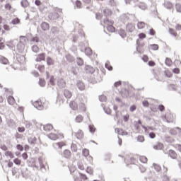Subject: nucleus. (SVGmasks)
I'll return each mask as SVG.
<instances>
[{
    "label": "nucleus",
    "instance_id": "9d476101",
    "mask_svg": "<svg viewBox=\"0 0 181 181\" xmlns=\"http://www.w3.org/2000/svg\"><path fill=\"white\" fill-rule=\"evenodd\" d=\"M40 28L44 32H46L50 29V25H49V23L44 21L40 24Z\"/></svg>",
    "mask_w": 181,
    "mask_h": 181
},
{
    "label": "nucleus",
    "instance_id": "5fc2aeb1",
    "mask_svg": "<svg viewBox=\"0 0 181 181\" xmlns=\"http://www.w3.org/2000/svg\"><path fill=\"white\" fill-rule=\"evenodd\" d=\"M39 84H40V87H45V86L46 84V81L42 78H40Z\"/></svg>",
    "mask_w": 181,
    "mask_h": 181
},
{
    "label": "nucleus",
    "instance_id": "423d86ee",
    "mask_svg": "<svg viewBox=\"0 0 181 181\" xmlns=\"http://www.w3.org/2000/svg\"><path fill=\"white\" fill-rule=\"evenodd\" d=\"M33 105L39 111H42V110H43V105H42V100H36L35 102L33 103Z\"/></svg>",
    "mask_w": 181,
    "mask_h": 181
},
{
    "label": "nucleus",
    "instance_id": "b1692460",
    "mask_svg": "<svg viewBox=\"0 0 181 181\" xmlns=\"http://www.w3.org/2000/svg\"><path fill=\"white\" fill-rule=\"evenodd\" d=\"M163 6L166 9H172L173 8V4L170 1H165Z\"/></svg>",
    "mask_w": 181,
    "mask_h": 181
},
{
    "label": "nucleus",
    "instance_id": "e433bc0d",
    "mask_svg": "<svg viewBox=\"0 0 181 181\" xmlns=\"http://www.w3.org/2000/svg\"><path fill=\"white\" fill-rule=\"evenodd\" d=\"M136 141L137 142H145V136H142V135H139L137 137H136Z\"/></svg>",
    "mask_w": 181,
    "mask_h": 181
},
{
    "label": "nucleus",
    "instance_id": "4c0bfd02",
    "mask_svg": "<svg viewBox=\"0 0 181 181\" xmlns=\"http://www.w3.org/2000/svg\"><path fill=\"white\" fill-rule=\"evenodd\" d=\"M12 25H19L21 23V19L16 18L11 21Z\"/></svg>",
    "mask_w": 181,
    "mask_h": 181
},
{
    "label": "nucleus",
    "instance_id": "7c9ffc66",
    "mask_svg": "<svg viewBox=\"0 0 181 181\" xmlns=\"http://www.w3.org/2000/svg\"><path fill=\"white\" fill-rule=\"evenodd\" d=\"M76 64L78 66H83L84 65V60L81 57L76 58Z\"/></svg>",
    "mask_w": 181,
    "mask_h": 181
},
{
    "label": "nucleus",
    "instance_id": "a878e982",
    "mask_svg": "<svg viewBox=\"0 0 181 181\" xmlns=\"http://www.w3.org/2000/svg\"><path fill=\"white\" fill-rule=\"evenodd\" d=\"M48 138L50 139L52 141H56V139H59V136L57 134L54 133H50L48 134Z\"/></svg>",
    "mask_w": 181,
    "mask_h": 181
},
{
    "label": "nucleus",
    "instance_id": "393cba45",
    "mask_svg": "<svg viewBox=\"0 0 181 181\" xmlns=\"http://www.w3.org/2000/svg\"><path fill=\"white\" fill-rule=\"evenodd\" d=\"M153 148L156 149V151H160V149L163 148V144L162 143H157Z\"/></svg>",
    "mask_w": 181,
    "mask_h": 181
},
{
    "label": "nucleus",
    "instance_id": "1a4fd4ad",
    "mask_svg": "<svg viewBox=\"0 0 181 181\" xmlns=\"http://www.w3.org/2000/svg\"><path fill=\"white\" fill-rule=\"evenodd\" d=\"M165 154L168 155L171 159H177V154L176 153V151L173 150H169L168 153H165Z\"/></svg>",
    "mask_w": 181,
    "mask_h": 181
},
{
    "label": "nucleus",
    "instance_id": "bf43d9fd",
    "mask_svg": "<svg viewBox=\"0 0 181 181\" xmlns=\"http://www.w3.org/2000/svg\"><path fill=\"white\" fill-rule=\"evenodd\" d=\"M123 120L124 121V122H128V121H129V115L127 114V115H124Z\"/></svg>",
    "mask_w": 181,
    "mask_h": 181
},
{
    "label": "nucleus",
    "instance_id": "9b49d317",
    "mask_svg": "<svg viewBox=\"0 0 181 181\" xmlns=\"http://www.w3.org/2000/svg\"><path fill=\"white\" fill-rule=\"evenodd\" d=\"M66 144H64V142L61 141V142L54 143L52 144V146L53 148H54V149H62L63 146H64Z\"/></svg>",
    "mask_w": 181,
    "mask_h": 181
},
{
    "label": "nucleus",
    "instance_id": "f257e3e1",
    "mask_svg": "<svg viewBox=\"0 0 181 181\" xmlns=\"http://www.w3.org/2000/svg\"><path fill=\"white\" fill-rule=\"evenodd\" d=\"M61 13H63V10L62 8H55L54 12L50 13L48 15V18L50 21H57V19H63Z\"/></svg>",
    "mask_w": 181,
    "mask_h": 181
},
{
    "label": "nucleus",
    "instance_id": "f3484780",
    "mask_svg": "<svg viewBox=\"0 0 181 181\" xmlns=\"http://www.w3.org/2000/svg\"><path fill=\"white\" fill-rule=\"evenodd\" d=\"M60 32V28L59 27H52L51 29V33L54 35V36H56V35H59Z\"/></svg>",
    "mask_w": 181,
    "mask_h": 181
},
{
    "label": "nucleus",
    "instance_id": "7ed1b4c3",
    "mask_svg": "<svg viewBox=\"0 0 181 181\" xmlns=\"http://www.w3.org/2000/svg\"><path fill=\"white\" fill-rule=\"evenodd\" d=\"M20 42L17 44V50L19 53H22L23 50H25V42L26 40V37L25 36L20 37Z\"/></svg>",
    "mask_w": 181,
    "mask_h": 181
},
{
    "label": "nucleus",
    "instance_id": "f03ea898",
    "mask_svg": "<svg viewBox=\"0 0 181 181\" xmlns=\"http://www.w3.org/2000/svg\"><path fill=\"white\" fill-rule=\"evenodd\" d=\"M123 98H129L134 97V92L130 89L122 88L119 92Z\"/></svg>",
    "mask_w": 181,
    "mask_h": 181
},
{
    "label": "nucleus",
    "instance_id": "0e129e2a",
    "mask_svg": "<svg viewBox=\"0 0 181 181\" xmlns=\"http://www.w3.org/2000/svg\"><path fill=\"white\" fill-rule=\"evenodd\" d=\"M76 122H81L83 121V116L81 115H78L76 117Z\"/></svg>",
    "mask_w": 181,
    "mask_h": 181
},
{
    "label": "nucleus",
    "instance_id": "5701e85b",
    "mask_svg": "<svg viewBox=\"0 0 181 181\" xmlns=\"http://www.w3.org/2000/svg\"><path fill=\"white\" fill-rule=\"evenodd\" d=\"M75 135L77 139H83V136H84V133H83V131L78 130L77 133H75Z\"/></svg>",
    "mask_w": 181,
    "mask_h": 181
},
{
    "label": "nucleus",
    "instance_id": "09e8293b",
    "mask_svg": "<svg viewBox=\"0 0 181 181\" xmlns=\"http://www.w3.org/2000/svg\"><path fill=\"white\" fill-rule=\"evenodd\" d=\"M79 108L81 110V111H86V105L84 103L81 102L79 104Z\"/></svg>",
    "mask_w": 181,
    "mask_h": 181
},
{
    "label": "nucleus",
    "instance_id": "ea45409f",
    "mask_svg": "<svg viewBox=\"0 0 181 181\" xmlns=\"http://www.w3.org/2000/svg\"><path fill=\"white\" fill-rule=\"evenodd\" d=\"M85 53L87 56H91V54H93V50L90 47L86 48Z\"/></svg>",
    "mask_w": 181,
    "mask_h": 181
},
{
    "label": "nucleus",
    "instance_id": "a18cd8bd",
    "mask_svg": "<svg viewBox=\"0 0 181 181\" xmlns=\"http://www.w3.org/2000/svg\"><path fill=\"white\" fill-rule=\"evenodd\" d=\"M82 153H83V155L85 157H87V156H88V155H90V151H88V149L84 148V149L82 151Z\"/></svg>",
    "mask_w": 181,
    "mask_h": 181
},
{
    "label": "nucleus",
    "instance_id": "680f3d73",
    "mask_svg": "<svg viewBox=\"0 0 181 181\" xmlns=\"http://www.w3.org/2000/svg\"><path fill=\"white\" fill-rule=\"evenodd\" d=\"M48 80L52 86H54V76H51L50 78Z\"/></svg>",
    "mask_w": 181,
    "mask_h": 181
},
{
    "label": "nucleus",
    "instance_id": "37998d69",
    "mask_svg": "<svg viewBox=\"0 0 181 181\" xmlns=\"http://www.w3.org/2000/svg\"><path fill=\"white\" fill-rule=\"evenodd\" d=\"M153 165L156 172H160V170H162V168L160 167V165L156 163H153Z\"/></svg>",
    "mask_w": 181,
    "mask_h": 181
},
{
    "label": "nucleus",
    "instance_id": "473e14b6",
    "mask_svg": "<svg viewBox=\"0 0 181 181\" xmlns=\"http://www.w3.org/2000/svg\"><path fill=\"white\" fill-rule=\"evenodd\" d=\"M52 129H53V125L50 124L44 125V131H52Z\"/></svg>",
    "mask_w": 181,
    "mask_h": 181
},
{
    "label": "nucleus",
    "instance_id": "8fccbe9b",
    "mask_svg": "<svg viewBox=\"0 0 181 181\" xmlns=\"http://www.w3.org/2000/svg\"><path fill=\"white\" fill-rule=\"evenodd\" d=\"M13 163H15V165H17L18 166H19V165H21L22 163V160H21V159H19V158H15L13 160Z\"/></svg>",
    "mask_w": 181,
    "mask_h": 181
},
{
    "label": "nucleus",
    "instance_id": "774afa93",
    "mask_svg": "<svg viewBox=\"0 0 181 181\" xmlns=\"http://www.w3.org/2000/svg\"><path fill=\"white\" fill-rule=\"evenodd\" d=\"M16 148L18 151H21V152H22L24 149L23 146H22L21 144H17Z\"/></svg>",
    "mask_w": 181,
    "mask_h": 181
},
{
    "label": "nucleus",
    "instance_id": "49530a36",
    "mask_svg": "<svg viewBox=\"0 0 181 181\" xmlns=\"http://www.w3.org/2000/svg\"><path fill=\"white\" fill-rule=\"evenodd\" d=\"M95 127H94V125H91L89 124V131L90 132V134H94V132H95Z\"/></svg>",
    "mask_w": 181,
    "mask_h": 181
},
{
    "label": "nucleus",
    "instance_id": "338daca9",
    "mask_svg": "<svg viewBox=\"0 0 181 181\" xmlns=\"http://www.w3.org/2000/svg\"><path fill=\"white\" fill-rule=\"evenodd\" d=\"M157 108H158V110H159V111H160L162 112L165 110V106L163 105H159L157 107Z\"/></svg>",
    "mask_w": 181,
    "mask_h": 181
},
{
    "label": "nucleus",
    "instance_id": "aec40b11",
    "mask_svg": "<svg viewBox=\"0 0 181 181\" xmlns=\"http://www.w3.org/2000/svg\"><path fill=\"white\" fill-rule=\"evenodd\" d=\"M46 62H47V66H54V61L52 57H47Z\"/></svg>",
    "mask_w": 181,
    "mask_h": 181
},
{
    "label": "nucleus",
    "instance_id": "3c124183",
    "mask_svg": "<svg viewBox=\"0 0 181 181\" xmlns=\"http://www.w3.org/2000/svg\"><path fill=\"white\" fill-rule=\"evenodd\" d=\"M95 19H97V21H100V19H103V14L101 13H96Z\"/></svg>",
    "mask_w": 181,
    "mask_h": 181
},
{
    "label": "nucleus",
    "instance_id": "e2e57ef3",
    "mask_svg": "<svg viewBox=\"0 0 181 181\" xmlns=\"http://www.w3.org/2000/svg\"><path fill=\"white\" fill-rule=\"evenodd\" d=\"M140 160L142 163H146V162H148V158L146 156H142L140 158Z\"/></svg>",
    "mask_w": 181,
    "mask_h": 181
},
{
    "label": "nucleus",
    "instance_id": "72a5a7b5",
    "mask_svg": "<svg viewBox=\"0 0 181 181\" xmlns=\"http://www.w3.org/2000/svg\"><path fill=\"white\" fill-rule=\"evenodd\" d=\"M8 62L9 61L8 59H6L5 57H1L0 58V63H1V64H8Z\"/></svg>",
    "mask_w": 181,
    "mask_h": 181
},
{
    "label": "nucleus",
    "instance_id": "de8ad7c7",
    "mask_svg": "<svg viewBox=\"0 0 181 181\" xmlns=\"http://www.w3.org/2000/svg\"><path fill=\"white\" fill-rule=\"evenodd\" d=\"M169 33L173 36H177V33L175 31V29L169 28Z\"/></svg>",
    "mask_w": 181,
    "mask_h": 181
},
{
    "label": "nucleus",
    "instance_id": "f704fd0d",
    "mask_svg": "<svg viewBox=\"0 0 181 181\" xmlns=\"http://www.w3.org/2000/svg\"><path fill=\"white\" fill-rule=\"evenodd\" d=\"M119 35L122 37H125V36H127V34L125 33V30H124L123 29L120 28L117 30Z\"/></svg>",
    "mask_w": 181,
    "mask_h": 181
},
{
    "label": "nucleus",
    "instance_id": "dca6fc26",
    "mask_svg": "<svg viewBox=\"0 0 181 181\" xmlns=\"http://www.w3.org/2000/svg\"><path fill=\"white\" fill-rule=\"evenodd\" d=\"M135 29V26H134V24L132 23H128L127 25H126V30L127 32H134Z\"/></svg>",
    "mask_w": 181,
    "mask_h": 181
},
{
    "label": "nucleus",
    "instance_id": "4468645a",
    "mask_svg": "<svg viewBox=\"0 0 181 181\" xmlns=\"http://www.w3.org/2000/svg\"><path fill=\"white\" fill-rule=\"evenodd\" d=\"M141 127L143 128V129H144V132L146 134L148 132H150L149 131H155V129H156V128L151 127V126H145V125H141Z\"/></svg>",
    "mask_w": 181,
    "mask_h": 181
},
{
    "label": "nucleus",
    "instance_id": "4d7b16f0",
    "mask_svg": "<svg viewBox=\"0 0 181 181\" xmlns=\"http://www.w3.org/2000/svg\"><path fill=\"white\" fill-rule=\"evenodd\" d=\"M151 47L153 50H158L159 49V45L156 44L151 45Z\"/></svg>",
    "mask_w": 181,
    "mask_h": 181
},
{
    "label": "nucleus",
    "instance_id": "a19ab883",
    "mask_svg": "<svg viewBox=\"0 0 181 181\" xmlns=\"http://www.w3.org/2000/svg\"><path fill=\"white\" fill-rule=\"evenodd\" d=\"M79 176H80V177H78V179H81L82 181H86L88 179V177H87V175H86L85 174H83L81 173H79Z\"/></svg>",
    "mask_w": 181,
    "mask_h": 181
},
{
    "label": "nucleus",
    "instance_id": "20e7f679",
    "mask_svg": "<svg viewBox=\"0 0 181 181\" xmlns=\"http://www.w3.org/2000/svg\"><path fill=\"white\" fill-rule=\"evenodd\" d=\"M146 37V35L145 33H141L139 35V39L136 40V51L139 52V53H141V51H139L140 47H144L145 44H141V41Z\"/></svg>",
    "mask_w": 181,
    "mask_h": 181
},
{
    "label": "nucleus",
    "instance_id": "f8f14e48",
    "mask_svg": "<svg viewBox=\"0 0 181 181\" xmlns=\"http://www.w3.org/2000/svg\"><path fill=\"white\" fill-rule=\"evenodd\" d=\"M62 158H66V159H69V158L71 156V152L70 150H64L63 153H62Z\"/></svg>",
    "mask_w": 181,
    "mask_h": 181
},
{
    "label": "nucleus",
    "instance_id": "79ce46f5",
    "mask_svg": "<svg viewBox=\"0 0 181 181\" xmlns=\"http://www.w3.org/2000/svg\"><path fill=\"white\" fill-rule=\"evenodd\" d=\"M146 134H148V136H149V138H151V139H155V138H156V134L153 132H149Z\"/></svg>",
    "mask_w": 181,
    "mask_h": 181
},
{
    "label": "nucleus",
    "instance_id": "a211bd4d",
    "mask_svg": "<svg viewBox=\"0 0 181 181\" xmlns=\"http://www.w3.org/2000/svg\"><path fill=\"white\" fill-rule=\"evenodd\" d=\"M65 59L67 60V62H69V63H73V62H74V60H76V58H74V57H73L70 54H67L65 56Z\"/></svg>",
    "mask_w": 181,
    "mask_h": 181
},
{
    "label": "nucleus",
    "instance_id": "bb28decb",
    "mask_svg": "<svg viewBox=\"0 0 181 181\" xmlns=\"http://www.w3.org/2000/svg\"><path fill=\"white\" fill-rule=\"evenodd\" d=\"M82 6H83V4L79 0H76L75 1L74 9H76V8L77 9H81Z\"/></svg>",
    "mask_w": 181,
    "mask_h": 181
},
{
    "label": "nucleus",
    "instance_id": "2f4dec72",
    "mask_svg": "<svg viewBox=\"0 0 181 181\" xmlns=\"http://www.w3.org/2000/svg\"><path fill=\"white\" fill-rule=\"evenodd\" d=\"M146 25V23L144 21H139L137 23V28L138 29H144L145 26Z\"/></svg>",
    "mask_w": 181,
    "mask_h": 181
},
{
    "label": "nucleus",
    "instance_id": "c03bdc74",
    "mask_svg": "<svg viewBox=\"0 0 181 181\" xmlns=\"http://www.w3.org/2000/svg\"><path fill=\"white\" fill-rule=\"evenodd\" d=\"M32 50L34 53H39L40 49L37 45H33L32 47Z\"/></svg>",
    "mask_w": 181,
    "mask_h": 181
},
{
    "label": "nucleus",
    "instance_id": "6ab92c4d",
    "mask_svg": "<svg viewBox=\"0 0 181 181\" xmlns=\"http://www.w3.org/2000/svg\"><path fill=\"white\" fill-rule=\"evenodd\" d=\"M63 94H64L65 98H67V99L71 98L72 95H71V92H70V90L65 89L63 91Z\"/></svg>",
    "mask_w": 181,
    "mask_h": 181
},
{
    "label": "nucleus",
    "instance_id": "c9c22d12",
    "mask_svg": "<svg viewBox=\"0 0 181 181\" xmlns=\"http://www.w3.org/2000/svg\"><path fill=\"white\" fill-rule=\"evenodd\" d=\"M37 139L36 137H30L28 139V142L30 144V145H35L36 144Z\"/></svg>",
    "mask_w": 181,
    "mask_h": 181
},
{
    "label": "nucleus",
    "instance_id": "69168bd1",
    "mask_svg": "<svg viewBox=\"0 0 181 181\" xmlns=\"http://www.w3.org/2000/svg\"><path fill=\"white\" fill-rule=\"evenodd\" d=\"M142 105L143 107L148 108V107H149V102H148V100H144L142 102Z\"/></svg>",
    "mask_w": 181,
    "mask_h": 181
},
{
    "label": "nucleus",
    "instance_id": "c85d7f7f",
    "mask_svg": "<svg viewBox=\"0 0 181 181\" xmlns=\"http://www.w3.org/2000/svg\"><path fill=\"white\" fill-rule=\"evenodd\" d=\"M21 5L22 8H28L30 4H29V1H28V0H21Z\"/></svg>",
    "mask_w": 181,
    "mask_h": 181
},
{
    "label": "nucleus",
    "instance_id": "cd10ccee",
    "mask_svg": "<svg viewBox=\"0 0 181 181\" xmlns=\"http://www.w3.org/2000/svg\"><path fill=\"white\" fill-rule=\"evenodd\" d=\"M7 101L10 105H13L15 104V98L13 96H8Z\"/></svg>",
    "mask_w": 181,
    "mask_h": 181
},
{
    "label": "nucleus",
    "instance_id": "58836bf2",
    "mask_svg": "<svg viewBox=\"0 0 181 181\" xmlns=\"http://www.w3.org/2000/svg\"><path fill=\"white\" fill-rule=\"evenodd\" d=\"M38 162H39V165H40V168L41 169H45V164H43V160L42 159V158H38Z\"/></svg>",
    "mask_w": 181,
    "mask_h": 181
},
{
    "label": "nucleus",
    "instance_id": "412c9836",
    "mask_svg": "<svg viewBox=\"0 0 181 181\" xmlns=\"http://www.w3.org/2000/svg\"><path fill=\"white\" fill-rule=\"evenodd\" d=\"M69 107H70V108H71V110H74V111H76V110H77V108H78V105H77V103L76 102L72 101L70 103Z\"/></svg>",
    "mask_w": 181,
    "mask_h": 181
},
{
    "label": "nucleus",
    "instance_id": "13d9d810",
    "mask_svg": "<svg viewBox=\"0 0 181 181\" xmlns=\"http://www.w3.org/2000/svg\"><path fill=\"white\" fill-rule=\"evenodd\" d=\"M99 100L101 103H104V101H107V97L104 95L99 96Z\"/></svg>",
    "mask_w": 181,
    "mask_h": 181
},
{
    "label": "nucleus",
    "instance_id": "052dcab7",
    "mask_svg": "<svg viewBox=\"0 0 181 181\" xmlns=\"http://www.w3.org/2000/svg\"><path fill=\"white\" fill-rule=\"evenodd\" d=\"M165 64L167 66H172V60L169 58L165 59Z\"/></svg>",
    "mask_w": 181,
    "mask_h": 181
},
{
    "label": "nucleus",
    "instance_id": "6e6d98bb",
    "mask_svg": "<svg viewBox=\"0 0 181 181\" xmlns=\"http://www.w3.org/2000/svg\"><path fill=\"white\" fill-rule=\"evenodd\" d=\"M71 149L72 152H77V146L74 144H72L71 146Z\"/></svg>",
    "mask_w": 181,
    "mask_h": 181
},
{
    "label": "nucleus",
    "instance_id": "c756f323",
    "mask_svg": "<svg viewBox=\"0 0 181 181\" xmlns=\"http://www.w3.org/2000/svg\"><path fill=\"white\" fill-rule=\"evenodd\" d=\"M120 19L123 23H125V22H128V20L129 18L128 17V15L127 14H122L120 17Z\"/></svg>",
    "mask_w": 181,
    "mask_h": 181
},
{
    "label": "nucleus",
    "instance_id": "0eeeda50",
    "mask_svg": "<svg viewBox=\"0 0 181 181\" xmlns=\"http://www.w3.org/2000/svg\"><path fill=\"white\" fill-rule=\"evenodd\" d=\"M57 84L59 88H64L66 87V82L63 78H59Z\"/></svg>",
    "mask_w": 181,
    "mask_h": 181
},
{
    "label": "nucleus",
    "instance_id": "6e6552de",
    "mask_svg": "<svg viewBox=\"0 0 181 181\" xmlns=\"http://www.w3.org/2000/svg\"><path fill=\"white\" fill-rule=\"evenodd\" d=\"M46 60V54L42 52L37 56L35 62H45Z\"/></svg>",
    "mask_w": 181,
    "mask_h": 181
},
{
    "label": "nucleus",
    "instance_id": "ddd939ff",
    "mask_svg": "<svg viewBox=\"0 0 181 181\" xmlns=\"http://www.w3.org/2000/svg\"><path fill=\"white\" fill-rule=\"evenodd\" d=\"M85 70H86V72L88 73L89 74H93V73H94V71H95V69L90 65L86 66Z\"/></svg>",
    "mask_w": 181,
    "mask_h": 181
},
{
    "label": "nucleus",
    "instance_id": "39448f33",
    "mask_svg": "<svg viewBox=\"0 0 181 181\" xmlns=\"http://www.w3.org/2000/svg\"><path fill=\"white\" fill-rule=\"evenodd\" d=\"M104 23L107 25V30L108 32H111L112 33L115 32V27L112 25L114 21L112 20H109L108 18H105L104 19Z\"/></svg>",
    "mask_w": 181,
    "mask_h": 181
},
{
    "label": "nucleus",
    "instance_id": "603ef678",
    "mask_svg": "<svg viewBox=\"0 0 181 181\" xmlns=\"http://www.w3.org/2000/svg\"><path fill=\"white\" fill-rule=\"evenodd\" d=\"M35 67L39 71H43V70H45V65H36Z\"/></svg>",
    "mask_w": 181,
    "mask_h": 181
},
{
    "label": "nucleus",
    "instance_id": "864d4df0",
    "mask_svg": "<svg viewBox=\"0 0 181 181\" xmlns=\"http://www.w3.org/2000/svg\"><path fill=\"white\" fill-rule=\"evenodd\" d=\"M175 8L177 12H179V13H181V4H176Z\"/></svg>",
    "mask_w": 181,
    "mask_h": 181
},
{
    "label": "nucleus",
    "instance_id": "2eb2a0df",
    "mask_svg": "<svg viewBox=\"0 0 181 181\" xmlns=\"http://www.w3.org/2000/svg\"><path fill=\"white\" fill-rule=\"evenodd\" d=\"M76 86H77L78 90H80L81 91H83V90H84V88H86V86H84V83H83V81H78L76 83Z\"/></svg>",
    "mask_w": 181,
    "mask_h": 181
},
{
    "label": "nucleus",
    "instance_id": "4be33fe9",
    "mask_svg": "<svg viewBox=\"0 0 181 181\" xmlns=\"http://www.w3.org/2000/svg\"><path fill=\"white\" fill-rule=\"evenodd\" d=\"M103 15L105 16V18H107V16H111L112 15V11L109 8H105L103 11Z\"/></svg>",
    "mask_w": 181,
    "mask_h": 181
}]
</instances>
